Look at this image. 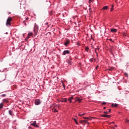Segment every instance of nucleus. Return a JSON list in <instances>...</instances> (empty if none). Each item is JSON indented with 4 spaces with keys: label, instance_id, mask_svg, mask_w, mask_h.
Instances as JSON below:
<instances>
[{
    "label": "nucleus",
    "instance_id": "1",
    "mask_svg": "<svg viewBox=\"0 0 129 129\" xmlns=\"http://www.w3.org/2000/svg\"><path fill=\"white\" fill-rule=\"evenodd\" d=\"M12 20L13 18H12V17H9L8 18L6 22V25L7 27H10V26H11V22H12Z\"/></svg>",
    "mask_w": 129,
    "mask_h": 129
},
{
    "label": "nucleus",
    "instance_id": "2",
    "mask_svg": "<svg viewBox=\"0 0 129 129\" xmlns=\"http://www.w3.org/2000/svg\"><path fill=\"white\" fill-rule=\"evenodd\" d=\"M34 33H38L39 32V26L37 24H35L34 25Z\"/></svg>",
    "mask_w": 129,
    "mask_h": 129
},
{
    "label": "nucleus",
    "instance_id": "3",
    "mask_svg": "<svg viewBox=\"0 0 129 129\" xmlns=\"http://www.w3.org/2000/svg\"><path fill=\"white\" fill-rule=\"evenodd\" d=\"M76 101H78V102H81V100H82V97H77L75 98Z\"/></svg>",
    "mask_w": 129,
    "mask_h": 129
},
{
    "label": "nucleus",
    "instance_id": "4",
    "mask_svg": "<svg viewBox=\"0 0 129 129\" xmlns=\"http://www.w3.org/2000/svg\"><path fill=\"white\" fill-rule=\"evenodd\" d=\"M101 116L102 117H107L108 118H110V117H111V115L103 114L101 115Z\"/></svg>",
    "mask_w": 129,
    "mask_h": 129
},
{
    "label": "nucleus",
    "instance_id": "5",
    "mask_svg": "<svg viewBox=\"0 0 129 129\" xmlns=\"http://www.w3.org/2000/svg\"><path fill=\"white\" fill-rule=\"evenodd\" d=\"M35 103L36 105H39L41 103V101L39 99H36L35 101Z\"/></svg>",
    "mask_w": 129,
    "mask_h": 129
},
{
    "label": "nucleus",
    "instance_id": "6",
    "mask_svg": "<svg viewBox=\"0 0 129 129\" xmlns=\"http://www.w3.org/2000/svg\"><path fill=\"white\" fill-rule=\"evenodd\" d=\"M67 54H70V51L67 50H64L63 51V53H62V55H67Z\"/></svg>",
    "mask_w": 129,
    "mask_h": 129
},
{
    "label": "nucleus",
    "instance_id": "7",
    "mask_svg": "<svg viewBox=\"0 0 129 129\" xmlns=\"http://www.w3.org/2000/svg\"><path fill=\"white\" fill-rule=\"evenodd\" d=\"M32 125L35 126V127H39V125H37V121H34L32 123H31Z\"/></svg>",
    "mask_w": 129,
    "mask_h": 129
},
{
    "label": "nucleus",
    "instance_id": "8",
    "mask_svg": "<svg viewBox=\"0 0 129 129\" xmlns=\"http://www.w3.org/2000/svg\"><path fill=\"white\" fill-rule=\"evenodd\" d=\"M68 44H70V40L69 39H67L64 43L65 46H68Z\"/></svg>",
    "mask_w": 129,
    "mask_h": 129
},
{
    "label": "nucleus",
    "instance_id": "9",
    "mask_svg": "<svg viewBox=\"0 0 129 129\" xmlns=\"http://www.w3.org/2000/svg\"><path fill=\"white\" fill-rule=\"evenodd\" d=\"M111 32L112 33H116V32H117V29H114V28H112V29H111Z\"/></svg>",
    "mask_w": 129,
    "mask_h": 129
},
{
    "label": "nucleus",
    "instance_id": "10",
    "mask_svg": "<svg viewBox=\"0 0 129 129\" xmlns=\"http://www.w3.org/2000/svg\"><path fill=\"white\" fill-rule=\"evenodd\" d=\"M60 101L61 102H67V98L61 99Z\"/></svg>",
    "mask_w": 129,
    "mask_h": 129
},
{
    "label": "nucleus",
    "instance_id": "11",
    "mask_svg": "<svg viewBox=\"0 0 129 129\" xmlns=\"http://www.w3.org/2000/svg\"><path fill=\"white\" fill-rule=\"evenodd\" d=\"M33 36V33H29L27 36V39L31 38Z\"/></svg>",
    "mask_w": 129,
    "mask_h": 129
},
{
    "label": "nucleus",
    "instance_id": "12",
    "mask_svg": "<svg viewBox=\"0 0 129 129\" xmlns=\"http://www.w3.org/2000/svg\"><path fill=\"white\" fill-rule=\"evenodd\" d=\"M87 121H88L87 120H82L80 121V123H83V122H85V123H87Z\"/></svg>",
    "mask_w": 129,
    "mask_h": 129
},
{
    "label": "nucleus",
    "instance_id": "13",
    "mask_svg": "<svg viewBox=\"0 0 129 129\" xmlns=\"http://www.w3.org/2000/svg\"><path fill=\"white\" fill-rule=\"evenodd\" d=\"M102 10H103L104 11L105 10H108V6H104V7H103V8L101 9V11H102Z\"/></svg>",
    "mask_w": 129,
    "mask_h": 129
},
{
    "label": "nucleus",
    "instance_id": "14",
    "mask_svg": "<svg viewBox=\"0 0 129 129\" xmlns=\"http://www.w3.org/2000/svg\"><path fill=\"white\" fill-rule=\"evenodd\" d=\"M111 106H114V107H117L118 106V104L115 103V104H112Z\"/></svg>",
    "mask_w": 129,
    "mask_h": 129
},
{
    "label": "nucleus",
    "instance_id": "15",
    "mask_svg": "<svg viewBox=\"0 0 129 129\" xmlns=\"http://www.w3.org/2000/svg\"><path fill=\"white\" fill-rule=\"evenodd\" d=\"M4 107V103H0V109H3Z\"/></svg>",
    "mask_w": 129,
    "mask_h": 129
},
{
    "label": "nucleus",
    "instance_id": "16",
    "mask_svg": "<svg viewBox=\"0 0 129 129\" xmlns=\"http://www.w3.org/2000/svg\"><path fill=\"white\" fill-rule=\"evenodd\" d=\"M73 99V97H71L70 98L68 99L69 101H70V102H72V100Z\"/></svg>",
    "mask_w": 129,
    "mask_h": 129
},
{
    "label": "nucleus",
    "instance_id": "17",
    "mask_svg": "<svg viewBox=\"0 0 129 129\" xmlns=\"http://www.w3.org/2000/svg\"><path fill=\"white\" fill-rule=\"evenodd\" d=\"M3 102H5L6 103H8V102H9V100H8V99H4L3 100Z\"/></svg>",
    "mask_w": 129,
    "mask_h": 129
},
{
    "label": "nucleus",
    "instance_id": "18",
    "mask_svg": "<svg viewBox=\"0 0 129 129\" xmlns=\"http://www.w3.org/2000/svg\"><path fill=\"white\" fill-rule=\"evenodd\" d=\"M9 114H10V115L13 116V111H12L11 110H10L9 111Z\"/></svg>",
    "mask_w": 129,
    "mask_h": 129
},
{
    "label": "nucleus",
    "instance_id": "19",
    "mask_svg": "<svg viewBox=\"0 0 129 129\" xmlns=\"http://www.w3.org/2000/svg\"><path fill=\"white\" fill-rule=\"evenodd\" d=\"M67 62L68 63V64H70V65H71L72 61H71V60H67Z\"/></svg>",
    "mask_w": 129,
    "mask_h": 129
},
{
    "label": "nucleus",
    "instance_id": "20",
    "mask_svg": "<svg viewBox=\"0 0 129 129\" xmlns=\"http://www.w3.org/2000/svg\"><path fill=\"white\" fill-rule=\"evenodd\" d=\"M1 96L2 97H6V96H7V94H4L1 95Z\"/></svg>",
    "mask_w": 129,
    "mask_h": 129
},
{
    "label": "nucleus",
    "instance_id": "21",
    "mask_svg": "<svg viewBox=\"0 0 129 129\" xmlns=\"http://www.w3.org/2000/svg\"><path fill=\"white\" fill-rule=\"evenodd\" d=\"M52 111H53V112H58V110H57L56 109H53Z\"/></svg>",
    "mask_w": 129,
    "mask_h": 129
},
{
    "label": "nucleus",
    "instance_id": "22",
    "mask_svg": "<svg viewBox=\"0 0 129 129\" xmlns=\"http://www.w3.org/2000/svg\"><path fill=\"white\" fill-rule=\"evenodd\" d=\"M74 120L76 122V124H78V122H77V120H76V118H74Z\"/></svg>",
    "mask_w": 129,
    "mask_h": 129
},
{
    "label": "nucleus",
    "instance_id": "23",
    "mask_svg": "<svg viewBox=\"0 0 129 129\" xmlns=\"http://www.w3.org/2000/svg\"><path fill=\"white\" fill-rule=\"evenodd\" d=\"M83 118L85 119V120H86V119H89V118L87 117H83Z\"/></svg>",
    "mask_w": 129,
    "mask_h": 129
},
{
    "label": "nucleus",
    "instance_id": "24",
    "mask_svg": "<svg viewBox=\"0 0 129 129\" xmlns=\"http://www.w3.org/2000/svg\"><path fill=\"white\" fill-rule=\"evenodd\" d=\"M85 50L87 51V52H88V50L89 49V48H88V47H85Z\"/></svg>",
    "mask_w": 129,
    "mask_h": 129
},
{
    "label": "nucleus",
    "instance_id": "25",
    "mask_svg": "<svg viewBox=\"0 0 129 129\" xmlns=\"http://www.w3.org/2000/svg\"><path fill=\"white\" fill-rule=\"evenodd\" d=\"M113 5L112 6V8H111L110 12H112L113 11Z\"/></svg>",
    "mask_w": 129,
    "mask_h": 129
},
{
    "label": "nucleus",
    "instance_id": "26",
    "mask_svg": "<svg viewBox=\"0 0 129 129\" xmlns=\"http://www.w3.org/2000/svg\"><path fill=\"white\" fill-rule=\"evenodd\" d=\"M93 58H91V59H89V61H90V62H93Z\"/></svg>",
    "mask_w": 129,
    "mask_h": 129
},
{
    "label": "nucleus",
    "instance_id": "27",
    "mask_svg": "<svg viewBox=\"0 0 129 129\" xmlns=\"http://www.w3.org/2000/svg\"><path fill=\"white\" fill-rule=\"evenodd\" d=\"M98 50H99V48H95V52H96V51H97V50L98 51Z\"/></svg>",
    "mask_w": 129,
    "mask_h": 129
},
{
    "label": "nucleus",
    "instance_id": "28",
    "mask_svg": "<svg viewBox=\"0 0 129 129\" xmlns=\"http://www.w3.org/2000/svg\"><path fill=\"white\" fill-rule=\"evenodd\" d=\"M123 36L124 37H126V33H123Z\"/></svg>",
    "mask_w": 129,
    "mask_h": 129
},
{
    "label": "nucleus",
    "instance_id": "29",
    "mask_svg": "<svg viewBox=\"0 0 129 129\" xmlns=\"http://www.w3.org/2000/svg\"><path fill=\"white\" fill-rule=\"evenodd\" d=\"M104 113H105L106 114H108V112L105 111V112H104Z\"/></svg>",
    "mask_w": 129,
    "mask_h": 129
},
{
    "label": "nucleus",
    "instance_id": "30",
    "mask_svg": "<svg viewBox=\"0 0 129 129\" xmlns=\"http://www.w3.org/2000/svg\"><path fill=\"white\" fill-rule=\"evenodd\" d=\"M83 115H85V113H83L81 114V116H83Z\"/></svg>",
    "mask_w": 129,
    "mask_h": 129
},
{
    "label": "nucleus",
    "instance_id": "31",
    "mask_svg": "<svg viewBox=\"0 0 129 129\" xmlns=\"http://www.w3.org/2000/svg\"><path fill=\"white\" fill-rule=\"evenodd\" d=\"M108 70L109 71H112V69H109Z\"/></svg>",
    "mask_w": 129,
    "mask_h": 129
},
{
    "label": "nucleus",
    "instance_id": "32",
    "mask_svg": "<svg viewBox=\"0 0 129 129\" xmlns=\"http://www.w3.org/2000/svg\"><path fill=\"white\" fill-rule=\"evenodd\" d=\"M98 67H99L98 66H97L96 67V68H95V69H96V70H97Z\"/></svg>",
    "mask_w": 129,
    "mask_h": 129
},
{
    "label": "nucleus",
    "instance_id": "33",
    "mask_svg": "<svg viewBox=\"0 0 129 129\" xmlns=\"http://www.w3.org/2000/svg\"><path fill=\"white\" fill-rule=\"evenodd\" d=\"M102 104H103V105L106 104V102H103V103H102Z\"/></svg>",
    "mask_w": 129,
    "mask_h": 129
},
{
    "label": "nucleus",
    "instance_id": "34",
    "mask_svg": "<svg viewBox=\"0 0 129 129\" xmlns=\"http://www.w3.org/2000/svg\"><path fill=\"white\" fill-rule=\"evenodd\" d=\"M26 21H29V18H28V17L26 18Z\"/></svg>",
    "mask_w": 129,
    "mask_h": 129
},
{
    "label": "nucleus",
    "instance_id": "35",
    "mask_svg": "<svg viewBox=\"0 0 129 129\" xmlns=\"http://www.w3.org/2000/svg\"><path fill=\"white\" fill-rule=\"evenodd\" d=\"M109 41H111V42H112V39L111 38H110Z\"/></svg>",
    "mask_w": 129,
    "mask_h": 129
},
{
    "label": "nucleus",
    "instance_id": "36",
    "mask_svg": "<svg viewBox=\"0 0 129 129\" xmlns=\"http://www.w3.org/2000/svg\"><path fill=\"white\" fill-rule=\"evenodd\" d=\"M55 106L56 107H59V105H56Z\"/></svg>",
    "mask_w": 129,
    "mask_h": 129
},
{
    "label": "nucleus",
    "instance_id": "37",
    "mask_svg": "<svg viewBox=\"0 0 129 129\" xmlns=\"http://www.w3.org/2000/svg\"><path fill=\"white\" fill-rule=\"evenodd\" d=\"M62 86L64 87V88H65V85H64V84H63Z\"/></svg>",
    "mask_w": 129,
    "mask_h": 129
},
{
    "label": "nucleus",
    "instance_id": "38",
    "mask_svg": "<svg viewBox=\"0 0 129 129\" xmlns=\"http://www.w3.org/2000/svg\"><path fill=\"white\" fill-rule=\"evenodd\" d=\"M111 111V109H109V112H110Z\"/></svg>",
    "mask_w": 129,
    "mask_h": 129
},
{
    "label": "nucleus",
    "instance_id": "39",
    "mask_svg": "<svg viewBox=\"0 0 129 129\" xmlns=\"http://www.w3.org/2000/svg\"><path fill=\"white\" fill-rule=\"evenodd\" d=\"M78 115H79L80 116H81V114L79 113V114H78Z\"/></svg>",
    "mask_w": 129,
    "mask_h": 129
},
{
    "label": "nucleus",
    "instance_id": "40",
    "mask_svg": "<svg viewBox=\"0 0 129 129\" xmlns=\"http://www.w3.org/2000/svg\"><path fill=\"white\" fill-rule=\"evenodd\" d=\"M126 122H129V120H126Z\"/></svg>",
    "mask_w": 129,
    "mask_h": 129
},
{
    "label": "nucleus",
    "instance_id": "41",
    "mask_svg": "<svg viewBox=\"0 0 129 129\" xmlns=\"http://www.w3.org/2000/svg\"><path fill=\"white\" fill-rule=\"evenodd\" d=\"M124 75H125V76H126V75H127V74L126 73H125Z\"/></svg>",
    "mask_w": 129,
    "mask_h": 129
},
{
    "label": "nucleus",
    "instance_id": "42",
    "mask_svg": "<svg viewBox=\"0 0 129 129\" xmlns=\"http://www.w3.org/2000/svg\"><path fill=\"white\" fill-rule=\"evenodd\" d=\"M106 107H104L103 108L104 109H106Z\"/></svg>",
    "mask_w": 129,
    "mask_h": 129
},
{
    "label": "nucleus",
    "instance_id": "43",
    "mask_svg": "<svg viewBox=\"0 0 129 129\" xmlns=\"http://www.w3.org/2000/svg\"><path fill=\"white\" fill-rule=\"evenodd\" d=\"M89 2H92V0H89Z\"/></svg>",
    "mask_w": 129,
    "mask_h": 129
},
{
    "label": "nucleus",
    "instance_id": "44",
    "mask_svg": "<svg viewBox=\"0 0 129 129\" xmlns=\"http://www.w3.org/2000/svg\"><path fill=\"white\" fill-rule=\"evenodd\" d=\"M23 23H26V21H24L23 22Z\"/></svg>",
    "mask_w": 129,
    "mask_h": 129
},
{
    "label": "nucleus",
    "instance_id": "45",
    "mask_svg": "<svg viewBox=\"0 0 129 129\" xmlns=\"http://www.w3.org/2000/svg\"><path fill=\"white\" fill-rule=\"evenodd\" d=\"M87 123H88V124H89V122H87Z\"/></svg>",
    "mask_w": 129,
    "mask_h": 129
},
{
    "label": "nucleus",
    "instance_id": "46",
    "mask_svg": "<svg viewBox=\"0 0 129 129\" xmlns=\"http://www.w3.org/2000/svg\"><path fill=\"white\" fill-rule=\"evenodd\" d=\"M45 25H48V23H46Z\"/></svg>",
    "mask_w": 129,
    "mask_h": 129
},
{
    "label": "nucleus",
    "instance_id": "47",
    "mask_svg": "<svg viewBox=\"0 0 129 129\" xmlns=\"http://www.w3.org/2000/svg\"><path fill=\"white\" fill-rule=\"evenodd\" d=\"M115 126L116 127V126H117L116 125H115Z\"/></svg>",
    "mask_w": 129,
    "mask_h": 129
},
{
    "label": "nucleus",
    "instance_id": "48",
    "mask_svg": "<svg viewBox=\"0 0 129 129\" xmlns=\"http://www.w3.org/2000/svg\"><path fill=\"white\" fill-rule=\"evenodd\" d=\"M49 35H51V33H49Z\"/></svg>",
    "mask_w": 129,
    "mask_h": 129
},
{
    "label": "nucleus",
    "instance_id": "49",
    "mask_svg": "<svg viewBox=\"0 0 129 129\" xmlns=\"http://www.w3.org/2000/svg\"><path fill=\"white\" fill-rule=\"evenodd\" d=\"M9 14H11V12H10Z\"/></svg>",
    "mask_w": 129,
    "mask_h": 129
}]
</instances>
